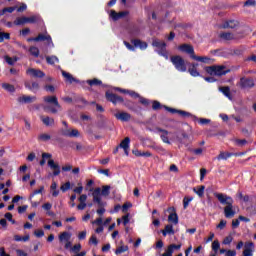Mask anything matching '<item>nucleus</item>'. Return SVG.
I'll use <instances>...</instances> for the list:
<instances>
[{"label":"nucleus","instance_id":"a878e982","mask_svg":"<svg viewBox=\"0 0 256 256\" xmlns=\"http://www.w3.org/2000/svg\"><path fill=\"white\" fill-rule=\"evenodd\" d=\"M33 41H48L51 43V36L47 33L39 34L36 38H33Z\"/></svg>","mask_w":256,"mask_h":256},{"label":"nucleus","instance_id":"9d476101","mask_svg":"<svg viewBox=\"0 0 256 256\" xmlns=\"http://www.w3.org/2000/svg\"><path fill=\"white\" fill-rule=\"evenodd\" d=\"M26 73L29 75V77H34L35 79H41L42 77H45V73H43V71L35 68L27 69Z\"/></svg>","mask_w":256,"mask_h":256},{"label":"nucleus","instance_id":"3c124183","mask_svg":"<svg viewBox=\"0 0 256 256\" xmlns=\"http://www.w3.org/2000/svg\"><path fill=\"white\" fill-rule=\"evenodd\" d=\"M232 242H233V236L229 235L224 238L223 245H231Z\"/></svg>","mask_w":256,"mask_h":256},{"label":"nucleus","instance_id":"39448f33","mask_svg":"<svg viewBox=\"0 0 256 256\" xmlns=\"http://www.w3.org/2000/svg\"><path fill=\"white\" fill-rule=\"evenodd\" d=\"M71 232H62L59 234L58 239L62 245H64L65 249H71Z\"/></svg>","mask_w":256,"mask_h":256},{"label":"nucleus","instance_id":"6e6d98bb","mask_svg":"<svg viewBox=\"0 0 256 256\" xmlns=\"http://www.w3.org/2000/svg\"><path fill=\"white\" fill-rule=\"evenodd\" d=\"M235 143H236V145H238L239 147H243V145H247V140H245V139H242V140L236 139V140H235Z\"/></svg>","mask_w":256,"mask_h":256},{"label":"nucleus","instance_id":"a18cd8bd","mask_svg":"<svg viewBox=\"0 0 256 256\" xmlns=\"http://www.w3.org/2000/svg\"><path fill=\"white\" fill-rule=\"evenodd\" d=\"M4 59L6 63H8V65H15V63H17V58H11L9 56H5Z\"/></svg>","mask_w":256,"mask_h":256},{"label":"nucleus","instance_id":"49530a36","mask_svg":"<svg viewBox=\"0 0 256 256\" xmlns=\"http://www.w3.org/2000/svg\"><path fill=\"white\" fill-rule=\"evenodd\" d=\"M89 244L95 245V247H97V245H99V240H97V236L92 235L89 239Z\"/></svg>","mask_w":256,"mask_h":256},{"label":"nucleus","instance_id":"7c9ffc66","mask_svg":"<svg viewBox=\"0 0 256 256\" xmlns=\"http://www.w3.org/2000/svg\"><path fill=\"white\" fill-rule=\"evenodd\" d=\"M168 221L169 223H173V225H178L179 224V216L177 213H171L168 216Z\"/></svg>","mask_w":256,"mask_h":256},{"label":"nucleus","instance_id":"69168bd1","mask_svg":"<svg viewBox=\"0 0 256 256\" xmlns=\"http://www.w3.org/2000/svg\"><path fill=\"white\" fill-rule=\"evenodd\" d=\"M99 207L100 208L97 209L96 213L101 217L105 213V209L103 208V206H99Z\"/></svg>","mask_w":256,"mask_h":256},{"label":"nucleus","instance_id":"f704fd0d","mask_svg":"<svg viewBox=\"0 0 256 256\" xmlns=\"http://www.w3.org/2000/svg\"><path fill=\"white\" fill-rule=\"evenodd\" d=\"M188 73L192 77H201V73H199V70H197V68H193L191 66L188 68Z\"/></svg>","mask_w":256,"mask_h":256},{"label":"nucleus","instance_id":"1a4fd4ad","mask_svg":"<svg viewBox=\"0 0 256 256\" xmlns=\"http://www.w3.org/2000/svg\"><path fill=\"white\" fill-rule=\"evenodd\" d=\"M178 51L190 55V59H193V55H195V49L189 44H182L178 46Z\"/></svg>","mask_w":256,"mask_h":256},{"label":"nucleus","instance_id":"774afa93","mask_svg":"<svg viewBox=\"0 0 256 256\" xmlns=\"http://www.w3.org/2000/svg\"><path fill=\"white\" fill-rule=\"evenodd\" d=\"M17 256H27V253L23 250H16Z\"/></svg>","mask_w":256,"mask_h":256},{"label":"nucleus","instance_id":"bf43d9fd","mask_svg":"<svg viewBox=\"0 0 256 256\" xmlns=\"http://www.w3.org/2000/svg\"><path fill=\"white\" fill-rule=\"evenodd\" d=\"M220 91H222V93H223L226 97H229V96H230L229 87H222V88H220Z\"/></svg>","mask_w":256,"mask_h":256},{"label":"nucleus","instance_id":"a19ab883","mask_svg":"<svg viewBox=\"0 0 256 256\" xmlns=\"http://www.w3.org/2000/svg\"><path fill=\"white\" fill-rule=\"evenodd\" d=\"M194 192L198 194L199 197H203V194L205 193V186L194 188Z\"/></svg>","mask_w":256,"mask_h":256},{"label":"nucleus","instance_id":"c85d7f7f","mask_svg":"<svg viewBox=\"0 0 256 256\" xmlns=\"http://www.w3.org/2000/svg\"><path fill=\"white\" fill-rule=\"evenodd\" d=\"M179 249H181V244H170L168 247H167V249H166V251L168 252V253H170L171 255H173V253H175V251H179Z\"/></svg>","mask_w":256,"mask_h":256},{"label":"nucleus","instance_id":"5fc2aeb1","mask_svg":"<svg viewBox=\"0 0 256 256\" xmlns=\"http://www.w3.org/2000/svg\"><path fill=\"white\" fill-rule=\"evenodd\" d=\"M73 191L74 193L81 195V193H83V185H81V183H78V187H76Z\"/></svg>","mask_w":256,"mask_h":256},{"label":"nucleus","instance_id":"c03bdc74","mask_svg":"<svg viewBox=\"0 0 256 256\" xmlns=\"http://www.w3.org/2000/svg\"><path fill=\"white\" fill-rule=\"evenodd\" d=\"M29 52L31 53V55H33L34 57H39V48L32 46L29 49Z\"/></svg>","mask_w":256,"mask_h":256},{"label":"nucleus","instance_id":"6ab92c4d","mask_svg":"<svg viewBox=\"0 0 256 256\" xmlns=\"http://www.w3.org/2000/svg\"><path fill=\"white\" fill-rule=\"evenodd\" d=\"M223 29H235V27H239V21L237 20H228L223 23Z\"/></svg>","mask_w":256,"mask_h":256},{"label":"nucleus","instance_id":"473e14b6","mask_svg":"<svg viewBox=\"0 0 256 256\" xmlns=\"http://www.w3.org/2000/svg\"><path fill=\"white\" fill-rule=\"evenodd\" d=\"M46 61L48 65H55V63H59V58L57 56H47Z\"/></svg>","mask_w":256,"mask_h":256},{"label":"nucleus","instance_id":"4be33fe9","mask_svg":"<svg viewBox=\"0 0 256 256\" xmlns=\"http://www.w3.org/2000/svg\"><path fill=\"white\" fill-rule=\"evenodd\" d=\"M162 235L167 237V235H175V229H173V224H167L162 230Z\"/></svg>","mask_w":256,"mask_h":256},{"label":"nucleus","instance_id":"9b49d317","mask_svg":"<svg viewBox=\"0 0 256 256\" xmlns=\"http://www.w3.org/2000/svg\"><path fill=\"white\" fill-rule=\"evenodd\" d=\"M92 225H96V229H95V233H103L104 231V227H105V224L103 222V217H98L96 218L95 220H93L92 222Z\"/></svg>","mask_w":256,"mask_h":256},{"label":"nucleus","instance_id":"f257e3e1","mask_svg":"<svg viewBox=\"0 0 256 256\" xmlns=\"http://www.w3.org/2000/svg\"><path fill=\"white\" fill-rule=\"evenodd\" d=\"M204 71L211 75V77H223V75H227L229 73V68L225 65H212V66H205Z\"/></svg>","mask_w":256,"mask_h":256},{"label":"nucleus","instance_id":"f03ea898","mask_svg":"<svg viewBox=\"0 0 256 256\" xmlns=\"http://www.w3.org/2000/svg\"><path fill=\"white\" fill-rule=\"evenodd\" d=\"M170 61L172 65H174L176 71H179L180 73L187 72V63L185 62V59L181 57V55L171 56Z\"/></svg>","mask_w":256,"mask_h":256},{"label":"nucleus","instance_id":"c9c22d12","mask_svg":"<svg viewBox=\"0 0 256 256\" xmlns=\"http://www.w3.org/2000/svg\"><path fill=\"white\" fill-rule=\"evenodd\" d=\"M27 23V17L23 16V17H18L16 18V20L14 21V25H25Z\"/></svg>","mask_w":256,"mask_h":256},{"label":"nucleus","instance_id":"bb28decb","mask_svg":"<svg viewBox=\"0 0 256 256\" xmlns=\"http://www.w3.org/2000/svg\"><path fill=\"white\" fill-rule=\"evenodd\" d=\"M132 44L134 45V47H139V49H142V50L147 49V43L139 39L132 40Z\"/></svg>","mask_w":256,"mask_h":256},{"label":"nucleus","instance_id":"5701e85b","mask_svg":"<svg viewBox=\"0 0 256 256\" xmlns=\"http://www.w3.org/2000/svg\"><path fill=\"white\" fill-rule=\"evenodd\" d=\"M40 119L42 123L46 125V127H51L55 125V120L49 116H41Z\"/></svg>","mask_w":256,"mask_h":256},{"label":"nucleus","instance_id":"864d4df0","mask_svg":"<svg viewBox=\"0 0 256 256\" xmlns=\"http://www.w3.org/2000/svg\"><path fill=\"white\" fill-rule=\"evenodd\" d=\"M87 83H88V85H91V86L101 85V80H99V79L88 80Z\"/></svg>","mask_w":256,"mask_h":256},{"label":"nucleus","instance_id":"a211bd4d","mask_svg":"<svg viewBox=\"0 0 256 256\" xmlns=\"http://www.w3.org/2000/svg\"><path fill=\"white\" fill-rule=\"evenodd\" d=\"M129 251V246L125 245L123 241H120V244L117 246L115 250L116 255H121L122 253H127Z\"/></svg>","mask_w":256,"mask_h":256},{"label":"nucleus","instance_id":"37998d69","mask_svg":"<svg viewBox=\"0 0 256 256\" xmlns=\"http://www.w3.org/2000/svg\"><path fill=\"white\" fill-rule=\"evenodd\" d=\"M72 253L74 255H77V253H81L79 251H81V244H75L73 247H70Z\"/></svg>","mask_w":256,"mask_h":256},{"label":"nucleus","instance_id":"4468645a","mask_svg":"<svg viewBox=\"0 0 256 256\" xmlns=\"http://www.w3.org/2000/svg\"><path fill=\"white\" fill-rule=\"evenodd\" d=\"M106 99L111 101V103H114V105H117V103H123V98L117 94L106 93Z\"/></svg>","mask_w":256,"mask_h":256},{"label":"nucleus","instance_id":"aec40b11","mask_svg":"<svg viewBox=\"0 0 256 256\" xmlns=\"http://www.w3.org/2000/svg\"><path fill=\"white\" fill-rule=\"evenodd\" d=\"M224 214L227 219H231V217H235V210H233V204H228L224 208Z\"/></svg>","mask_w":256,"mask_h":256},{"label":"nucleus","instance_id":"b1692460","mask_svg":"<svg viewBox=\"0 0 256 256\" xmlns=\"http://www.w3.org/2000/svg\"><path fill=\"white\" fill-rule=\"evenodd\" d=\"M37 100L35 96H21L18 98L19 103H33Z\"/></svg>","mask_w":256,"mask_h":256},{"label":"nucleus","instance_id":"dca6fc26","mask_svg":"<svg viewBox=\"0 0 256 256\" xmlns=\"http://www.w3.org/2000/svg\"><path fill=\"white\" fill-rule=\"evenodd\" d=\"M158 133L160 134V137L163 141V143H166L167 145H171V141H169V131L161 129V128H157Z\"/></svg>","mask_w":256,"mask_h":256},{"label":"nucleus","instance_id":"680f3d73","mask_svg":"<svg viewBox=\"0 0 256 256\" xmlns=\"http://www.w3.org/2000/svg\"><path fill=\"white\" fill-rule=\"evenodd\" d=\"M152 109H154V111H157L158 109H161V103L154 101L152 104Z\"/></svg>","mask_w":256,"mask_h":256},{"label":"nucleus","instance_id":"603ef678","mask_svg":"<svg viewBox=\"0 0 256 256\" xmlns=\"http://www.w3.org/2000/svg\"><path fill=\"white\" fill-rule=\"evenodd\" d=\"M131 207H133V204H131L130 202L125 203V204L122 206V211H123V213H127V211H128L129 209H131Z\"/></svg>","mask_w":256,"mask_h":256},{"label":"nucleus","instance_id":"ddd939ff","mask_svg":"<svg viewBox=\"0 0 256 256\" xmlns=\"http://www.w3.org/2000/svg\"><path fill=\"white\" fill-rule=\"evenodd\" d=\"M192 59L194 61H198L199 63H205L206 65H211V63L215 61L208 56H197V55H193Z\"/></svg>","mask_w":256,"mask_h":256},{"label":"nucleus","instance_id":"e2e57ef3","mask_svg":"<svg viewBox=\"0 0 256 256\" xmlns=\"http://www.w3.org/2000/svg\"><path fill=\"white\" fill-rule=\"evenodd\" d=\"M78 201H80V203H86L87 202V194L80 195V197L78 198Z\"/></svg>","mask_w":256,"mask_h":256},{"label":"nucleus","instance_id":"13d9d810","mask_svg":"<svg viewBox=\"0 0 256 256\" xmlns=\"http://www.w3.org/2000/svg\"><path fill=\"white\" fill-rule=\"evenodd\" d=\"M191 201H193L192 198H187V197H185V198L183 199L184 209H187V207H189V203H191Z\"/></svg>","mask_w":256,"mask_h":256},{"label":"nucleus","instance_id":"0eeeda50","mask_svg":"<svg viewBox=\"0 0 256 256\" xmlns=\"http://www.w3.org/2000/svg\"><path fill=\"white\" fill-rule=\"evenodd\" d=\"M215 197L222 205H233V198H231V196H227L223 193H218L215 194Z\"/></svg>","mask_w":256,"mask_h":256},{"label":"nucleus","instance_id":"72a5a7b5","mask_svg":"<svg viewBox=\"0 0 256 256\" xmlns=\"http://www.w3.org/2000/svg\"><path fill=\"white\" fill-rule=\"evenodd\" d=\"M62 76L66 79L67 83L75 82V78L69 72L62 71Z\"/></svg>","mask_w":256,"mask_h":256},{"label":"nucleus","instance_id":"6e6552de","mask_svg":"<svg viewBox=\"0 0 256 256\" xmlns=\"http://www.w3.org/2000/svg\"><path fill=\"white\" fill-rule=\"evenodd\" d=\"M255 253V244L251 241L245 242L242 256H253Z\"/></svg>","mask_w":256,"mask_h":256},{"label":"nucleus","instance_id":"4c0bfd02","mask_svg":"<svg viewBox=\"0 0 256 256\" xmlns=\"http://www.w3.org/2000/svg\"><path fill=\"white\" fill-rule=\"evenodd\" d=\"M2 87L5 89V91H8L9 93H14L15 86L9 84V83H3Z\"/></svg>","mask_w":256,"mask_h":256},{"label":"nucleus","instance_id":"09e8293b","mask_svg":"<svg viewBox=\"0 0 256 256\" xmlns=\"http://www.w3.org/2000/svg\"><path fill=\"white\" fill-rule=\"evenodd\" d=\"M60 189L63 193H65V191H69V189H71V182H66L60 187Z\"/></svg>","mask_w":256,"mask_h":256},{"label":"nucleus","instance_id":"7ed1b4c3","mask_svg":"<svg viewBox=\"0 0 256 256\" xmlns=\"http://www.w3.org/2000/svg\"><path fill=\"white\" fill-rule=\"evenodd\" d=\"M45 103H49L50 105L45 106V111H50V113H57L59 109H61V106L59 105V101H57L56 96H46L44 97ZM54 105V106H51Z\"/></svg>","mask_w":256,"mask_h":256},{"label":"nucleus","instance_id":"58836bf2","mask_svg":"<svg viewBox=\"0 0 256 256\" xmlns=\"http://www.w3.org/2000/svg\"><path fill=\"white\" fill-rule=\"evenodd\" d=\"M110 191H111V186H103L101 190V195L103 197H109V193H111Z\"/></svg>","mask_w":256,"mask_h":256},{"label":"nucleus","instance_id":"c756f323","mask_svg":"<svg viewBox=\"0 0 256 256\" xmlns=\"http://www.w3.org/2000/svg\"><path fill=\"white\" fill-rule=\"evenodd\" d=\"M125 15H127V12L116 13L115 10H111L110 12V16L112 17V19H114V21L121 19V17H125Z\"/></svg>","mask_w":256,"mask_h":256},{"label":"nucleus","instance_id":"f8f14e48","mask_svg":"<svg viewBox=\"0 0 256 256\" xmlns=\"http://www.w3.org/2000/svg\"><path fill=\"white\" fill-rule=\"evenodd\" d=\"M48 167L53 171L55 177L61 173V167L53 159L48 160Z\"/></svg>","mask_w":256,"mask_h":256},{"label":"nucleus","instance_id":"cd10ccee","mask_svg":"<svg viewBox=\"0 0 256 256\" xmlns=\"http://www.w3.org/2000/svg\"><path fill=\"white\" fill-rule=\"evenodd\" d=\"M25 87L33 92L39 91V83L37 82H32V84L30 82H25Z\"/></svg>","mask_w":256,"mask_h":256},{"label":"nucleus","instance_id":"393cba45","mask_svg":"<svg viewBox=\"0 0 256 256\" xmlns=\"http://www.w3.org/2000/svg\"><path fill=\"white\" fill-rule=\"evenodd\" d=\"M240 87H242L243 89H247L248 87H253V80L242 78L240 80Z\"/></svg>","mask_w":256,"mask_h":256},{"label":"nucleus","instance_id":"ea45409f","mask_svg":"<svg viewBox=\"0 0 256 256\" xmlns=\"http://www.w3.org/2000/svg\"><path fill=\"white\" fill-rule=\"evenodd\" d=\"M229 157H231V153H229V152H221V153L218 155L217 159H218L219 161H221V160H223V159H229Z\"/></svg>","mask_w":256,"mask_h":256},{"label":"nucleus","instance_id":"2f4dec72","mask_svg":"<svg viewBox=\"0 0 256 256\" xmlns=\"http://www.w3.org/2000/svg\"><path fill=\"white\" fill-rule=\"evenodd\" d=\"M38 141H41L42 143H46V141H51V134L41 133L38 136Z\"/></svg>","mask_w":256,"mask_h":256},{"label":"nucleus","instance_id":"de8ad7c7","mask_svg":"<svg viewBox=\"0 0 256 256\" xmlns=\"http://www.w3.org/2000/svg\"><path fill=\"white\" fill-rule=\"evenodd\" d=\"M39 16L26 17V23H37Z\"/></svg>","mask_w":256,"mask_h":256},{"label":"nucleus","instance_id":"338daca9","mask_svg":"<svg viewBox=\"0 0 256 256\" xmlns=\"http://www.w3.org/2000/svg\"><path fill=\"white\" fill-rule=\"evenodd\" d=\"M237 252L235 250L226 251V256H236Z\"/></svg>","mask_w":256,"mask_h":256},{"label":"nucleus","instance_id":"412c9836","mask_svg":"<svg viewBox=\"0 0 256 256\" xmlns=\"http://www.w3.org/2000/svg\"><path fill=\"white\" fill-rule=\"evenodd\" d=\"M63 135H65V137H79V135L81 134L79 133V130L70 128V129L64 130Z\"/></svg>","mask_w":256,"mask_h":256},{"label":"nucleus","instance_id":"2eb2a0df","mask_svg":"<svg viewBox=\"0 0 256 256\" xmlns=\"http://www.w3.org/2000/svg\"><path fill=\"white\" fill-rule=\"evenodd\" d=\"M219 37L223 41H235V39H238L237 35L231 32H222L219 34Z\"/></svg>","mask_w":256,"mask_h":256},{"label":"nucleus","instance_id":"423d86ee","mask_svg":"<svg viewBox=\"0 0 256 256\" xmlns=\"http://www.w3.org/2000/svg\"><path fill=\"white\" fill-rule=\"evenodd\" d=\"M89 191L92 192L93 202L97 203L98 207H103V201L101 200V189L98 188H90Z\"/></svg>","mask_w":256,"mask_h":256},{"label":"nucleus","instance_id":"f3484780","mask_svg":"<svg viewBox=\"0 0 256 256\" xmlns=\"http://www.w3.org/2000/svg\"><path fill=\"white\" fill-rule=\"evenodd\" d=\"M114 117H116V119H118V121H130L131 119V114L127 113V112H118L114 114Z\"/></svg>","mask_w":256,"mask_h":256},{"label":"nucleus","instance_id":"e433bc0d","mask_svg":"<svg viewBox=\"0 0 256 256\" xmlns=\"http://www.w3.org/2000/svg\"><path fill=\"white\" fill-rule=\"evenodd\" d=\"M129 143H131V139H129V137H126L121 143H120V147L121 149H129Z\"/></svg>","mask_w":256,"mask_h":256},{"label":"nucleus","instance_id":"4d7b16f0","mask_svg":"<svg viewBox=\"0 0 256 256\" xmlns=\"http://www.w3.org/2000/svg\"><path fill=\"white\" fill-rule=\"evenodd\" d=\"M225 227H227V221L225 220H221L220 223L217 225V229H220L222 231V229H225Z\"/></svg>","mask_w":256,"mask_h":256},{"label":"nucleus","instance_id":"20e7f679","mask_svg":"<svg viewBox=\"0 0 256 256\" xmlns=\"http://www.w3.org/2000/svg\"><path fill=\"white\" fill-rule=\"evenodd\" d=\"M152 45L157 49L158 53L165 59H169V52H167V44L159 39H154Z\"/></svg>","mask_w":256,"mask_h":256},{"label":"nucleus","instance_id":"0e129e2a","mask_svg":"<svg viewBox=\"0 0 256 256\" xmlns=\"http://www.w3.org/2000/svg\"><path fill=\"white\" fill-rule=\"evenodd\" d=\"M34 235L36 237H43L45 235V232L43 230H36L34 231Z\"/></svg>","mask_w":256,"mask_h":256},{"label":"nucleus","instance_id":"79ce46f5","mask_svg":"<svg viewBox=\"0 0 256 256\" xmlns=\"http://www.w3.org/2000/svg\"><path fill=\"white\" fill-rule=\"evenodd\" d=\"M220 247H221V244L219 243V240H214L212 242V250L214 251V253H217Z\"/></svg>","mask_w":256,"mask_h":256},{"label":"nucleus","instance_id":"052dcab7","mask_svg":"<svg viewBox=\"0 0 256 256\" xmlns=\"http://www.w3.org/2000/svg\"><path fill=\"white\" fill-rule=\"evenodd\" d=\"M244 5H245L246 7H255L256 1H255V0H247V1L244 3Z\"/></svg>","mask_w":256,"mask_h":256},{"label":"nucleus","instance_id":"8fccbe9b","mask_svg":"<svg viewBox=\"0 0 256 256\" xmlns=\"http://www.w3.org/2000/svg\"><path fill=\"white\" fill-rule=\"evenodd\" d=\"M44 190H45V187L41 186L38 190H35V191L30 195V199H33V197H35V195H39L40 193H43Z\"/></svg>","mask_w":256,"mask_h":256}]
</instances>
